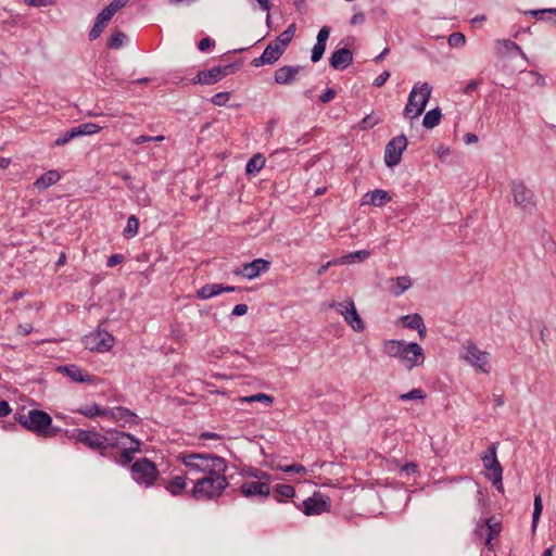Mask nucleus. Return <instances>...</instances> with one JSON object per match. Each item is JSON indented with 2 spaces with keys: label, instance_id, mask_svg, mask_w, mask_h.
<instances>
[{
  "label": "nucleus",
  "instance_id": "f257e3e1",
  "mask_svg": "<svg viewBox=\"0 0 556 556\" xmlns=\"http://www.w3.org/2000/svg\"><path fill=\"white\" fill-rule=\"evenodd\" d=\"M226 471L227 468H220L219 471L210 472L207 476L198 478L190 491V496L195 501L203 502L216 501L219 498L229 486Z\"/></svg>",
  "mask_w": 556,
  "mask_h": 556
},
{
  "label": "nucleus",
  "instance_id": "f03ea898",
  "mask_svg": "<svg viewBox=\"0 0 556 556\" xmlns=\"http://www.w3.org/2000/svg\"><path fill=\"white\" fill-rule=\"evenodd\" d=\"M13 418L24 429L37 434L38 437L53 438L59 432L63 431L61 428L54 427L52 424V417L41 409H30L27 414L16 412Z\"/></svg>",
  "mask_w": 556,
  "mask_h": 556
},
{
  "label": "nucleus",
  "instance_id": "7ed1b4c3",
  "mask_svg": "<svg viewBox=\"0 0 556 556\" xmlns=\"http://www.w3.org/2000/svg\"><path fill=\"white\" fill-rule=\"evenodd\" d=\"M382 351L388 356L399 358L405 363L408 370L421 366L426 358L422 348L416 342L406 343L403 340H384Z\"/></svg>",
  "mask_w": 556,
  "mask_h": 556
},
{
  "label": "nucleus",
  "instance_id": "20e7f679",
  "mask_svg": "<svg viewBox=\"0 0 556 556\" xmlns=\"http://www.w3.org/2000/svg\"><path fill=\"white\" fill-rule=\"evenodd\" d=\"M177 460L188 469V472L203 476L228 467L224 457L211 453L182 452L177 456Z\"/></svg>",
  "mask_w": 556,
  "mask_h": 556
},
{
  "label": "nucleus",
  "instance_id": "39448f33",
  "mask_svg": "<svg viewBox=\"0 0 556 556\" xmlns=\"http://www.w3.org/2000/svg\"><path fill=\"white\" fill-rule=\"evenodd\" d=\"M432 88L428 83L415 85L408 96L403 115L406 118H416L422 114L430 99Z\"/></svg>",
  "mask_w": 556,
  "mask_h": 556
},
{
  "label": "nucleus",
  "instance_id": "423d86ee",
  "mask_svg": "<svg viewBox=\"0 0 556 556\" xmlns=\"http://www.w3.org/2000/svg\"><path fill=\"white\" fill-rule=\"evenodd\" d=\"M118 437L128 438L126 432L116 429H110L104 434L94 430L88 448L97 452L101 457H112L114 446L118 445Z\"/></svg>",
  "mask_w": 556,
  "mask_h": 556
},
{
  "label": "nucleus",
  "instance_id": "0eeeda50",
  "mask_svg": "<svg viewBox=\"0 0 556 556\" xmlns=\"http://www.w3.org/2000/svg\"><path fill=\"white\" fill-rule=\"evenodd\" d=\"M128 438L121 439L118 437V445L114 446L113 456L108 457V459L114 462L115 464L126 467L134 460V454L141 452V442L139 439L135 438L132 434L127 433Z\"/></svg>",
  "mask_w": 556,
  "mask_h": 556
},
{
  "label": "nucleus",
  "instance_id": "6e6552de",
  "mask_svg": "<svg viewBox=\"0 0 556 556\" xmlns=\"http://www.w3.org/2000/svg\"><path fill=\"white\" fill-rule=\"evenodd\" d=\"M243 64V59H239L233 63H229L226 65L214 66L210 70H204L198 72V74L192 78L193 84H202V85H214L222 80L224 77L235 74Z\"/></svg>",
  "mask_w": 556,
  "mask_h": 556
},
{
  "label": "nucleus",
  "instance_id": "1a4fd4ad",
  "mask_svg": "<svg viewBox=\"0 0 556 556\" xmlns=\"http://www.w3.org/2000/svg\"><path fill=\"white\" fill-rule=\"evenodd\" d=\"M131 478L140 485L150 488L157 481L160 471L157 466L148 457L136 460L130 466Z\"/></svg>",
  "mask_w": 556,
  "mask_h": 556
},
{
  "label": "nucleus",
  "instance_id": "9d476101",
  "mask_svg": "<svg viewBox=\"0 0 556 556\" xmlns=\"http://www.w3.org/2000/svg\"><path fill=\"white\" fill-rule=\"evenodd\" d=\"M115 343V338L104 329H101L99 326L94 331L85 336L84 344L86 349L98 352L105 353L112 350Z\"/></svg>",
  "mask_w": 556,
  "mask_h": 556
},
{
  "label": "nucleus",
  "instance_id": "9b49d317",
  "mask_svg": "<svg viewBox=\"0 0 556 556\" xmlns=\"http://www.w3.org/2000/svg\"><path fill=\"white\" fill-rule=\"evenodd\" d=\"M511 192L516 205L527 212H532L535 208L536 203L534 193L522 180L514 179L511 181Z\"/></svg>",
  "mask_w": 556,
  "mask_h": 556
},
{
  "label": "nucleus",
  "instance_id": "f8f14e48",
  "mask_svg": "<svg viewBox=\"0 0 556 556\" xmlns=\"http://www.w3.org/2000/svg\"><path fill=\"white\" fill-rule=\"evenodd\" d=\"M408 144L405 135L401 134L393 137L384 148V163L387 167H394L402 161L403 151L406 150Z\"/></svg>",
  "mask_w": 556,
  "mask_h": 556
},
{
  "label": "nucleus",
  "instance_id": "ddd939ff",
  "mask_svg": "<svg viewBox=\"0 0 556 556\" xmlns=\"http://www.w3.org/2000/svg\"><path fill=\"white\" fill-rule=\"evenodd\" d=\"M302 506V511L306 516L321 515L330 511L331 501L329 496L317 491L311 497L304 500Z\"/></svg>",
  "mask_w": 556,
  "mask_h": 556
},
{
  "label": "nucleus",
  "instance_id": "4468645a",
  "mask_svg": "<svg viewBox=\"0 0 556 556\" xmlns=\"http://www.w3.org/2000/svg\"><path fill=\"white\" fill-rule=\"evenodd\" d=\"M271 263L265 258H255L250 263H243L237 266L232 274L236 276H241L247 279H254L258 277L261 274H264L269 270Z\"/></svg>",
  "mask_w": 556,
  "mask_h": 556
},
{
  "label": "nucleus",
  "instance_id": "2eb2a0df",
  "mask_svg": "<svg viewBox=\"0 0 556 556\" xmlns=\"http://www.w3.org/2000/svg\"><path fill=\"white\" fill-rule=\"evenodd\" d=\"M482 463L484 468L488 470V479L492 482L501 483V475H503V468L497 459L496 443H491L488 446L485 454L482 456Z\"/></svg>",
  "mask_w": 556,
  "mask_h": 556
},
{
  "label": "nucleus",
  "instance_id": "dca6fc26",
  "mask_svg": "<svg viewBox=\"0 0 556 556\" xmlns=\"http://www.w3.org/2000/svg\"><path fill=\"white\" fill-rule=\"evenodd\" d=\"M465 359L484 374L490 372V354L481 351L473 342L466 348Z\"/></svg>",
  "mask_w": 556,
  "mask_h": 556
},
{
  "label": "nucleus",
  "instance_id": "f3484780",
  "mask_svg": "<svg viewBox=\"0 0 556 556\" xmlns=\"http://www.w3.org/2000/svg\"><path fill=\"white\" fill-rule=\"evenodd\" d=\"M239 492L247 498L266 500L270 495V483L266 481H247L239 486Z\"/></svg>",
  "mask_w": 556,
  "mask_h": 556
},
{
  "label": "nucleus",
  "instance_id": "a211bd4d",
  "mask_svg": "<svg viewBox=\"0 0 556 556\" xmlns=\"http://www.w3.org/2000/svg\"><path fill=\"white\" fill-rule=\"evenodd\" d=\"M106 417L119 422V426L123 428H125L127 425L132 426L139 424L138 416L124 406L108 408Z\"/></svg>",
  "mask_w": 556,
  "mask_h": 556
},
{
  "label": "nucleus",
  "instance_id": "6ab92c4d",
  "mask_svg": "<svg viewBox=\"0 0 556 556\" xmlns=\"http://www.w3.org/2000/svg\"><path fill=\"white\" fill-rule=\"evenodd\" d=\"M58 372L64 374L71 378L74 382L86 383L92 382L93 377L84 371L79 366L75 364L63 365L56 368Z\"/></svg>",
  "mask_w": 556,
  "mask_h": 556
},
{
  "label": "nucleus",
  "instance_id": "aec40b11",
  "mask_svg": "<svg viewBox=\"0 0 556 556\" xmlns=\"http://www.w3.org/2000/svg\"><path fill=\"white\" fill-rule=\"evenodd\" d=\"M240 290L235 286H224L222 283H206L197 291V298L207 300L213 296L219 295L223 292H235Z\"/></svg>",
  "mask_w": 556,
  "mask_h": 556
},
{
  "label": "nucleus",
  "instance_id": "412c9836",
  "mask_svg": "<svg viewBox=\"0 0 556 556\" xmlns=\"http://www.w3.org/2000/svg\"><path fill=\"white\" fill-rule=\"evenodd\" d=\"M353 62V52L344 47L332 52L329 64L334 70H345Z\"/></svg>",
  "mask_w": 556,
  "mask_h": 556
},
{
  "label": "nucleus",
  "instance_id": "4be33fe9",
  "mask_svg": "<svg viewBox=\"0 0 556 556\" xmlns=\"http://www.w3.org/2000/svg\"><path fill=\"white\" fill-rule=\"evenodd\" d=\"M301 70V65H283L275 71L274 80L278 85H290Z\"/></svg>",
  "mask_w": 556,
  "mask_h": 556
},
{
  "label": "nucleus",
  "instance_id": "5701e85b",
  "mask_svg": "<svg viewBox=\"0 0 556 556\" xmlns=\"http://www.w3.org/2000/svg\"><path fill=\"white\" fill-rule=\"evenodd\" d=\"M390 201H391V197L386 190L376 189L374 191L365 193L362 199L361 204L381 207V206H384Z\"/></svg>",
  "mask_w": 556,
  "mask_h": 556
},
{
  "label": "nucleus",
  "instance_id": "b1692460",
  "mask_svg": "<svg viewBox=\"0 0 556 556\" xmlns=\"http://www.w3.org/2000/svg\"><path fill=\"white\" fill-rule=\"evenodd\" d=\"M496 54L500 58L511 54L513 52L518 53L520 56L526 59V53L522 51L519 45L510 39H498L496 40Z\"/></svg>",
  "mask_w": 556,
  "mask_h": 556
},
{
  "label": "nucleus",
  "instance_id": "393cba45",
  "mask_svg": "<svg viewBox=\"0 0 556 556\" xmlns=\"http://www.w3.org/2000/svg\"><path fill=\"white\" fill-rule=\"evenodd\" d=\"M112 17L113 15L108 13L105 8L97 15L94 24L88 35L90 41H93L100 37L106 27L108 22H110Z\"/></svg>",
  "mask_w": 556,
  "mask_h": 556
},
{
  "label": "nucleus",
  "instance_id": "a878e982",
  "mask_svg": "<svg viewBox=\"0 0 556 556\" xmlns=\"http://www.w3.org/2000/svg\"><path fill=\"white\" fill-rule=\"evenodd\" d=\"M163 485L173 496L181 495L187 488V477L185 475L175 476L166 482L163 481Z\"/></svg>",
  "mask_w": 556,
  "mask_h": 556
},
{
  "label": "nucleus",
  "instance_id": "bb28decb",
  "mask_svg": "<svg viewBox=\"0 0 556 556\" xmlns=\"http://www.w3.org/2000/svg\"><path fill=\"white\" fill-rule=\"evenodd\" d=\"M239 475L243 478H253L257 479V481H266L267 483H270L273 480L271 475L268 473L267 471L248 465L241 467Z\"/></svg>",
  "mask_w": 556,
  "mask_h": 556
},
{
  "label": "nucleus",
  "instance_id": "cd10ccee",
  "mask_svg": "<svg viewBox=\"0 0 556 556\" xmlns=\"http://www.w3.org/2000/svg\"><path fill=\"white\" fill-rule=\"evenodd\" d=\"M61 178V175L58 170L51 169L42 174L35 182L34 186L38 190H46L52 185L56 184Z\"/></svg>",
  "mask_w": 556,
  "mask_h": 556
},
{
  "label": "nucleus",
  "instance_id": "c85d7f7f",
  "mask_svg": "<svg viewBox=\"0 0 556 556\" xmlns=\"http://www.w3.org/2000/svg\"><path fill=\"white\" fill-rule=\"evenodd\" d=\"M485 526L488 528V536L486 544H489L493 539L497 538L502 530V525L500 521H495L494 517H489L484 519H480L478 527Z\"/></svg>",
  "mask_w": 556,
  "mask_h": 556
},
{
  "label": "nucleus",
  "instance_id": "c756f323",
  "mask_svg": "<svg viewBox=\"0 0 556 556\" xmlns=\"http://www.w3.org/2000/svg\"><path fill=\"white\" fill-rule=\"evenodd\" d=\"M369 255H370V251H368V250L355 251V252L342 255V256L333 260V264L344 265V264H352V263L363 262Z\"/></svg>",
  "mask_w": 556,
  "mask_h": 556
},
{
  "label": "nucleus",
  "instance_id": "7c9ffc66",
  "mask_svg": "<svg viewBox=\"0 0 556 556\" xmlns=\"http://www.w3.org/2000/svg\"><path fill=\"white\" fill-rule=\"evenodd\" d=\"M262 55L268 61V65H273L283 55V48L278 43L269 42Z\"/></svg>",
  "mask_w": 556,
  "mask_h": 556
},
{
  "label": "nucleus",
  "instance_id": "2f4dec72",
  "mask_svg": "<svg viewBox=\"0 0 556 556\" xmlns=\"http://www.w3.org/2000/svg\"><path fill=\"white\" fill-rule=\"evenodd\" d=\"M296 30L295 23H291L285 31H282L274 41L273 43H278L279 47L283 48V52L286 51V48L289 46V43L292 41Z\"/></svg>",
  "mask_w": 556,
  "mask_h": 556
},
{
  "label": "nucleus",
  "instance_id": "473e14b6",
  "mask_svg": "<svg viewBox=\"0 0 556 556\" xmlns=\"http://www.w3.org/2000/svg\"><path fill=\"white\" fill-rule=\"evenodd\" d=\"M266 160L263 154L253 155L245 165L247 175H255L265 166Z\"/></svg>",
  "mask_w": 556,
  "mask_h": 556
},
{
  "label": "nucleus",
  "instance_id": "72a5a7b5",
  "mask_svg": "<svg viewBox=\"0 0 556 556\" xmlns=\"http://www.w3.org/2000/svg\"><path fill=\"white\" fill-rule=\"evenodd\" d=\"M442 111L440 108H434L428 111L422 119V125L427 129H432L440 124Z\"/></svg>",
  "mask_w": 556,
  "mask_h": 556
},
{
  "label": "nucleus",
  "instance_id": "f704fd0d",
  "mask_svg": "<svg viewBox=\"0 0 556 556\" xmlns=\"http://www.w3.org/2000/svg\"><path fill=\"white\" fill-rule=\"evenodd\" d=\"M108 408L101 407L99 404L93 403L92 405H87L84 408L76 409V413L81 414L88 418H94L97 416L106 417Z\"/></svg>",
  "mask_w": 556,
  "mask_h": 556
},
{
  "label": "nucleus",
  "instance_id": "c9c22d12",
  "mask_svg": "<svg viewBox=\"0 0 556 556\" xmlns=\"http://www.w3.org/2000/svg\"><path fill=\"white\" fill-rule=\"evenodd\" d=\"M345 321L349 326H351L355 331L361 332L365 329V325L357 313L355 306H352V311L350 315L345 316Z\"/></svg>",
  "mask_w": 556,
  "mask_h": 556
},
{
  "label": "nucleus",
  "instance_id": "e433bc0d",
  "mask_svg": "<svg viewBox=\"0 0 556 556\" xmlns=\"http://www.w3.org/2000/svg\"><path fill=\"white\" fill-rule=\"evenodd\" d=\"M126 39L127 36L123 31L116 30L109 37L106 48L117 50L124 46Z\"/></svg>",
  "mask_w": 556,
  "mask_h": 556
},
{
  "label": "nucleus",
  "instance_id": "4c0bfd02",
  "mask_svg": "<svg viewBox=\"0 0 556 556\" xmlns=\"http://www.w3.org/2000/svg\"><path fill=\"white\" fill-rule=\"evenodd\" d=\"M139 229V219L136 215H130L127 219V225L123 230V236L126 239H131L137 236Z\"/></svg>",
  "mask_w": 556,
  "mask_h": 556
},
{
  "label": "nucleus",
  "instance_id": "58836bf2",
  "mask_svg": "<svg viewBox=\"0 0 556 556\" xmlns=\"http://www.w3.org/2000/svg\"><path fill=\"white\" fill-rule=\"evenodd\" d=\"M542 510H543L542 497H541V494H536L534 496V503H533L532 525H531L532 533H534L536 530Z\"/></svg>",
  "mask_w": 556,
  "mask_h": 556
},
{
  "label": "nucleus",
  "instance_id": "ea45409f",
  "mask_svg": "<svg viewBox=\"0 0 556 556\" xmlns=\"http://www.w3.org/2000/svg\"><path fill=\"white\" fill-rule=\"evenodd\" d=\"M275 492L278 496L275 500L281 503V497L292 498L295 496V489L291 484H276Z\"/></svg>",
  "mask_w": 556,
  "mask_h": 556
},
{
  "label": "nucleus",
  "instance_id": "a19ab883",
  "mask_svg": "<svg viewBox=\"0 0 556 556\" xmlns=\"http://www.w3.org/2000/svg\"><path fill=\"white\" fill-rule=\"evenodd\" d=\"M401 321L405 328L415 330L416 328H419L421 326L424 319L419 314H409L402 316Z\"/></svg>",
  "mask_w": 556,
  "mask_h": 556
},
{
  "label": "nucleus",
  "instance_id": "79ce46f5",
  "mask_svg": "<svg viewBox=\"0 0 556 556\" xmlns=\"http://www.w3.org/2000/svg\"><path fill=\"white\" fill-rule=\"evenodd\" d=\"M412 281L407 276H401L396 278V285L391 289L393 295L399 296L410 288Z\"/></svg>",
  "mask_w": 556,
  "mask_h": 556
},
{
  "label": "nucleus",
  "instance_id": "37998d69",
  "mask_svg": "<svg viewBox=\"0 0 556 556\" xmlns=\"http://www.w3.org/2000/svg\"><path fill=\"white\" fill-rule=\"evenodd\" d=\"M381 119L374 115V113L366 115L363 119H361L357 124V128L359 130H368L374 128L376 125L380 124Z\"/></svg>",
  "mask_w": 556,
  "mask_h": 556
},
{
  "label": "nucleus",
  "instance_id": "c03bdc74",
  "mask_svg": "<svg viewBox=\"0 0 556 556\" xmlns=\"http://www.w3.org/2000/svg\"><path fill=\"white\" fill-rule=\"evenodd\" d=\"M79 137L76 127L66 130L62 136L55 139L53 147H61L68 143L71 140Z\"/></svg>",
  "mask_w": 556,
  "mask_h": 556
},
{
  "label": "nucleus",
  "instance_id": "a18cd8bd",
  "mask_svg": "<svg viewBox=\"0 0 556 556\" xmlns=\"http://www.w3.org/2000/svg\"><path fill=\"white\" fill-rule=\"evenodd\" d=\"M76 130L78 131V136L85 135H93L98 134L101 130V127L94 123H84L76 126Z\"/></svg>",
  "mask_w": 556,
  "mask_h": 556
},
{
  "label": "nucleus",
  "instance_id": "49530a36",
  "mask_svg": "<svg viewBox=\"0 0 556 556\" xmlns=\"http://www.w3.org/2000/svg\"><path fill=\"white\" fill-rule=\"evenodd\" d=\"M241 401L248 402V403L263 402L266 406H269L273 403L274 397L268 394H265V393H256V394H253L250 396H244V397H242Z\"/></svg>",
  "mask_w": 556,
  "mask_h": 556
},
{
  "label": "nucleus",
  "instance_id": "de8ad7c7",
  "mask_svg": "<svg viewBox=\"0 0 556 556\" xmlns=\"http://www.w3.org/2000/svg\"><path fill=\"white\" fill-rule=\"evenodd\" d=\"M426 393L422 389L420 388H416V389H413L410 390L409 392L407 393H403L400 395V401H410V400H425L426 399Z\"/></svg>",
  "mask_w": 556,
  "mask_h": 556
},
{
  "label": "nucleus",
  "instance_id": "09e8293b",
  "mask_svg": "<svg viewBox=\"0 0 556 556\" xmlns=\"http://www.w3.org/2000/svg\"><path fill=\"white\" fill-rule=\"evenodd\" d=\"M278 469L280 471L287 472V473H302V475L307 473V469L301 464H292V465H285V466L279 465Z\"/></svg>",
  "mask_w": 556,
  "mask_h": 556
},
{
  "label": "nucleus",
  "instance_id": "8fccbe9b",
  "mask_svg": "<svg viewBox=\"0 0 556 556\" xmlns=\"http://www.w3.org/2000/svg\"><path fill=\"white\" fill-rule=\"evenodd\" d=\"M447 42L451 47H463L466 42V37L463 33L455 31L448 36Z\"/></svg>",
  "mask_w": 556,
  "mask_h": 556
},
{
  "label": "nucleus",
  "instance_id": "3c124183",
  "mask_svg": "<svg viewBox=\"0 0 556 556\" xmlns=\"http://www.w3.org/2000/svg\"><path fill=\"white\" fill-rule=\"evenodd\" d=\"M326 45H323V43H318L316 42L312 49V53H311V61L313 63H317L318 61L321 60L325 51H326Z\"/></svg>",
  "mask_w": 556,
  "mask_h": 556
},
{
  "label": "nucleus",
  "instance_id": "603ef678",
  "mask_svg": "<svg viewBox=\"0 0 556 556\" xmlns=\"http://www.w3.org/2000/svg\"><path fill=\"white\" fill-rule=\"evenodd\" d=\"M230 99V92L228 91H222V92H217L215 93L212 99H211V102L214 104V105H217V106H223L225 105Z\"/></svg>",
  "mask_w": 556,
  "mask_h": 556
},
{
  "label": "nucleus",
  "instance_id": "864d4df0",
  "mask_svg": "<svg viewBox=\"0 0 556 556\" xmlns=\"http://www.w3.org/2000/svg\"><path fill=\"white\" fill-rule=\"evenodd\" d=\"M129 0H113L112 2H110L105 9L108 11V13L112 14L114 16V14L123 9L124 7H126V4L128 3Z\"/></svg>",
  "mask_w": 556,
  "mask_h": 556
},
{
  "label": "nucleus",
  "instance_id": "5fc2aeb1",
  "mask_svg": "<svg viewBox=\"0 0 556 556\" xmlns=\"http://www.w3.org/2000/svg\"><path fill=\"white\" fill-rule=\"evenodd\" d=\"M331 306L338 307V312L345 318V316L350 315L352 311V306H355L354 302L348 301L345 304L343 303H333Z\"/></svg>",
  "mask_w": 556,
  "mask_h": 556
},
{
  "label": "nucleus",
  "instance_id": "6e6d98bb",
  "mask_svg": "<svg viewBox=\"0 0 556 556\" xmlns=\"http://www.w3.org/2000/svg\"><path fill=\"white\" fill-rule=\"evenodd\" d=\"M329 36H330V27L324 26L319 29V31L317 34L316 42L327 46V40H328Z\"/></svg>",
  "mask_w": 556,
  "mask_h": 556
},
{
  "label": "nucleus",
  "instance_id": "4d7b16f0",
  "mask_svg": "<svg viewBox=\"0 0 556 556\" xmlns=\"http://www.w3.org/2000/svg\"><path fill=\"white\" fill-rule=\"evenodd\" d=\"M215 46V40L210 38V37H205V38H202L199 42H198V49L201 51V52H204L206 50H208L210 48L214 47Z\"/></svg>",
  "mask_w": 556,
  "mask_h": 556
},
{
  "label": "nucleus",
  "instance_id": "13d9d810",
  "mask_svg": "<svg viewBox=\"0 0 556 556\" xmlns=\"http://www.w3.org/2000/svg\"><path fill=\"white\" fill-rule=\"evenodd\" d=\"M85 429H80V428H75V429H72V430H64V433L65 435L74 441V442H78L79 438L81 437L83 432H84Z\"/></svg>",
  "mask_w": 556,
  "mask_h": 556
},
{
  "label": "nucleus",
  "instance_id": "bf43d9fd",
  "mask_svg": "<svg viewBox=\"0 0 556 556\" xmlns=\"http://www.w3.org/2000/svg\"><path fill=\"white\" fill-rule=\"evenodd\" d=\"M337 92L332 88H327L320 96L319 101L323 103H328L332 101L336 97Z\"/></svg>",
  "mask_w": 556,
  "mask_h": 556
},
{
  "label": "nucleus",
  "instance_id": "052dcab7",
  "mask_svg": "<svg viewBox=\"0 0 556 556\" xmlns=\"http://www.w3.org/2000/svg\"><path fill=\"white\" fill-rule=\"evenodd\" d=\"M24 3L29 7L41 8L54 4V0H24Z\"/></svg>",
  "mask_w": 556,
  "mask_h": 556
},
{
  "label": "nucleus",
  "instance_id": "680f3d73",
  "mask_svg": "<svg viewBox=\"0 0 556 556\" xmlns=\"http://www.w3.org/2000/svg\"><path fill=\"white\" fill-rule=\"evenodd\" d=\"M124 261H125V256L123 254H119V253L112 254L106 261V266L114 267V266L123 263Z\"/></svg>",
  "mask_w": 556,
  "mask_h": 556
},
{
  "label": "nucleus",
  "instance_id": "e2e57ef3",
  "mask_svg": "<svg viewBox=\"0 0 556 556\" xmlns=\"http://www.w3.org/2000/svg\"><path fill=\"white\" fill-rule=\"evenodd\" d=\"M391 74L389 71H384L382 72L374 81H372V86L377 87V88H380L382 87L387 80L390 78Z\"/></svg>",
  "mask_w": 556,
  "mask_h": 556
},
{
  "label": "nucleus",
  "instance_id": "0e129e2a",
  "mask_svg": "<svg viewBox=\"0 0 556 556\" xmlns=\"http://www.w3.org/2000/svg\"><path fill=\"white\" fill-rule=\"evenodd\" d=\"M114 175L121 177L124 181L127 182V187L130 190H137L138 188L131 182V176L128 172H115Z\"/></svg>",
  "mask_w": 556,
  "mask_h": 556
},
{
  "label": "nucleus",
  "instance_id": "69168bd1",
  "mask_svg": "<svg viewBox=\"0 0 556 556\" xmlns=\"http://www.w3.org/2000/svg\"><path fill=\"white\" fill-rule=\"evenodd\" d=\"M12 413V408L8 401L0 400V417H7Z\"/></svg>",
  "mask_w": 556,
  "mask_h": 556
},
{
  "label": "nucleus",
  "instance_id": "338daca9",
  "mask_svg": "<svg viewBox=\"0 0 556 556\" xmlns=\"http://www.w3.org/2000/svg\"><path fill=\"white\" fill-rule=\"evenodd\" d=\"M33 331L31 324H20L17 326L16 332L21 336H28Z\"/></svg>",
  "mask_w": 556,
  "mask_h": 556
},
{
  "label": "nucleus",
  "instance_id": "774afa93",
  "mask_svg": "<svg viewBox=\"0 0 556 556\" xmlns=\"http://www.w3.org/2000/svg\"><path fill=\"white\" fill-rule=\"evenodd\" d=\"M249 307L247 304H237L232 312H231V315L232 316H243L247 314Z\"/></svg>",
  "mask_w": 556,
  "mask_h": 556
}]
</instances>
